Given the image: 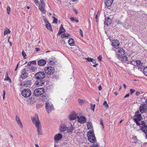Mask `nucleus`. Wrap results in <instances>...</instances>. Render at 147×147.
<instances>
[{
	"label": "nucleus",
	"instance_id": "obj_1",
	"mask_svg": "<svg viewBox=\"0 0 147 147\" xmlns=\"http://www.w3.org/2000/svg\"><path fill=\"white\" fill-rule=\"evenodd\" d=\"M135 116V118L133 119L134 121L137 125L140 127V125L143 124L144 122L143 121H141L142 118L141 114L136 113Z\"/></svg>",
	"mask_w": 147,
	"mask_h": 147
},
{
	"label": "nucleus",
	"instance_id": "obj_2",
	"mask_svg": "<svg viewBox=\"0 0 147 147\" xmlns=\"http://www.w3.org/2000/svg\"><path fill=\"white\" fill-rule=\"evenodd\" d=\"M127 63L131 64L134 66H137L140 70H141L143 68V64L140 61H134L132 59H130L128 62H127Z\"/></svg>",
	"mask_w": 147,
	"mask_h": 147
},
{
	"label": "nucleus",
	"instance_id": "obj_3",
	"mask_svg": "<svg viewBox=\"0 0 147 147\" xmlns=\"http://www.w3.org/2000/svg\"><path fill=\"white\" fill-rule=\"evenodd\" d=\"M55 69L54 67L48 66L44 68V71L45 73L48 75H52L55 72Z\"/></svg>",
	"mask_w": 147,
	"mask_h": 147
},
{
	"label": "nucleus",
	"instance_id": "obj_4",
	"mask_svg": "<svg viewBox=\"0 0 147 147\" xmlns=\"http://www.w3.org/2000/svg\"><path fill=\"white\" fill-rule=\"evenodd\" d=\"M113 50H115L116 53L117 57L118 58H119L121 57L122 55H123L125 53V51L122 48H120L114 50L113 49Z\"/></svg>",
	"mask_w": 147,
	"mask_h": 147
},
{
	"label": "nucleus",
	"instance_id": "obj_5",
	"mask_svg": "<svg viewBox=\"0 0 147 147\" xmlns=\"http://www.w3.org/2000/svg\"><path fill=\"white\" fill-rule=\"evenodd\" d=\"M44 92V89L43 88H40L34 90L33 94L35 96H38L43 94Z\"/></svg>",
	"mask_w": 147,
	"mask_h": 147
},
{
	"label": "nucleus",
	"instance_id": "obj_6",
	"mask_svg": "<svg viewBox=\"0 0 147 147\" xmlns=\"http://www.w3.org/2000/svg\"><path fill=\"white\" fill-rule=\"evenodd\" d=\"M31 91L29 89H24L22 92V96L25 98L30 96L31 94Z\"/></svg>",
	"mask_w": 147,
	"mask_h": 147
},
{
	"label": "nucleus",
	"instance_id": "obj_7",
	"mask_svg": "<svg viewBox=\"0 0 147 147\" xmlns=\"http://www.w3.org/2000/svg\"><path fill=\"white\" fill-rule=\"evenodd\" d=\"M45 105V108L48 113H50L52 111L54 110L53 105L51 104L49 102H46Z\"/></svg>",
	"mask_w": 147,
	"mask_h": 147
},
{
	"label": "nucleus",
	"instance_id": "obj_8",
	"mask_svg": "<svg viewBox=\"0 0 147 147\" xmlns=\"http://www.w3.org/2000/svg\"><path fill=\"white\" fill-rule=\"evenodd\" d=\"M45 76V73L43 71H39L35 75V77L37 79H43Z\"/></svg>",
	"mask_w": 147,
	"mask_h": 147
},
{
	"label": "nucleus",
	"instance_id": "obj_9",
	"mask_svg": "<svg viewBox=\"0 0 147 147\" xmlns=\"http://www.w3.org/2000/svg\"><path fill=\"white\" fill-rule=\"evenodd\" d=\"M31 120L35 126L40 124L38 115H36L34 117H32Z\"/></svg>",
	"mask_w": 147,
	"mask_h": 147
},
{
	"label": "nucleus",
	"instance_id": "obj_10",
	"mask_svg": "<svg viewBox=\"0 0 147 147\" xmlns=\"http://www.w3.org/2000/svg\"><path fill=\"white\" fill-rule=\"evenodd\" d=\"M139 110L142 113H146L147 110V106L145 103L141 104L139 107Z\"/></svg>",
	"mask_w": 147,
	"mask_h": 147
},
{
	"label": "nucleus",
	"instance_id": "obj_11",
	"mask_svg": "<svg viewBox=\"0 0 147 147\" xmlns=\"http://www.w3.org/2000/svg\"><path fill=\"white\" fill-rule=\"evenodd\" d=\"M28 75L27 71L25 69H22L21 70V75L20 78L22 79H24L28 77Z\"/></svg>",
	"mask_w": 147,
	"mask_h": 147
},
{
	"label": "nucleus",
	"instance_id": "obj_12",
	"mask_svg": "<svg viewBox=\"0 0 147 147\" xmlns=\"http://www.w3.org/2000/svg\"><path fill=\"white\" fill-rule=\"evenodd\" d=\"M89 141L92 143H94L96 141L94 135H89L88 137Z\"/></svg>",
	"mask_w": 147,
	"mask_h": 147
},
{
	"label": "nucleus",
	"instance_id": "obj_13",
	"mask_svg": "<svg viewBox=\"0 0 147 147\" xmlns=\"http://www.w3.org/2000/svg\"><path fill=\"white\" fill-rule=\"evenodd\" d=\"M35 83L36 86H42L45 83V81L43 79H38Z\"/></svg>",
	"mask_w": 147,
	"mask_h": 147
},
{
	"label": "nucleus",
	"instance_id": "obj_14",
	"mask_svg": "<svg viewBox=\"0 0 147 147\" xmlns=\"http://www.w3.org/2000/svg\"><path fill=\"white\" fill-rule=\"evenodd\" d=\"M112 44V46L116 49L119 48V47L120 44L118 40H113Z\"/></svg>",
	"mask_w": 147,
	"mask_h": 147
},
{
	"label": "nucleus",
	"instance_id": "obj_15",
	"mask_svg": "<svg viewBox=\"0 0 147 147\" xmlns=\"http://www.w3.org/2000/svg\"><path fill=\"white\" fill-rule=\"evenodd\" d=\"M32 82L31 80H27L24 81L23 86L25 87H30L32 85Z\"/></svg>",
	"mask_w": 147,
	"mask_h": 147
},
{
	"label": "nucleus",
	"instance_id": "obj_16",
	"mask_svg": "<svg viewBox=\"0 0 147 147\" xmlns=\"http://www.w3.org/2000/svg\"><path fill=\"white\" fill-rule=\"evenodd\" d=\"M140 127H141V128L140 129V130H141L144 133L147 134V125L145 124L144 123Z\"/></svg>",
	"mask_w": 147,
	"mask_h": 147
},
{
	"label": "nucleus",
	"instance_id": "obj_17",
	"mask_svg": "<svg viewBox=\"0 0 147 147\" xmlns=\"http://www.w3.org/2000/svg\"><path fill=\"white\" fill-rule=\"evenodd\" d=\"M111 19L109 17H108L105 19V21L104 22L105 25L107 26V27H108L111 24Z\"/></svg>",
	"mask_w": 147,
	"mask_h": 147
},
{
	"label": "nucleus",
	"instance_id": "obj_18",
	"mask_svg": "<svg viewBox=\"0 0 147 147\" xmlns=\"http://www.w3.org/2000/svg\"><path fill=\"white\" fill-rule=\"evenodd\" d=\"M86 119L85 117L81 116L79 118L78 117V121L81 123H83L86 121Z\"/></svg>",
	"mask_w": 147,
	"mask_h": 147
},
{
	"label": "nucleus",
	"instance_id": "obj_19",
	"mask_svg": "<svg viewBox=\"0 0 147 147\" xmlns=\"http://www.w3.org/2000/svg\"><path fill=\"white\" fill-rule=\"evenodd\" d=\"M62 137V135L60 133H59L55 135L54 137V139L55 141L59 140H60Z\"/></svg>",
	"mask_w": 147,
	"mask_h": 147
},
{
	"label": "nucleus",
	"instance_id": "obj_20",
	"mask_svg": "<svg viewBox=\"0 0 147 147\" xmlns=\"http://www.w3.org/2000/svg\"><path fill=\"white\" fill-rule=\"evenodd\" d=\"M77 117H78L76 113H74L69 115V118L71 120H74L76 119Z\"/></svg>",
	"mask_w": 147,
	"mask_h": 147
},
{
	"label": "nucleus",
	"instance_id": "obj_21",
	"mask_svg": "<svg viewBox=\"0 0 147 147\" xmlns=\"http://www.w3.org/2000/svg\"><path fill=\"white\" fill-rule=\"evenodd\" d=\"M37 128V131L38 135H42V128L40 124L35 126Z\"/></svg>",
	"mask_w": 147,
	"mask_h": 147
},
{
	"label": "nucleus",
	"instance_id": "obj_22",
	"mask_svg": "<svg viewBox=\"0 0 147 147\" xmlns=\"http://www.w3.org/2000/svg\"><path fill=\"white\" fill-rule=\"evenodd\" d=\"M113 2V0H105V3L106 5L109 7L112 4Z\"/></svg>",
	"mask_w": 147,
	"mask_h": 147
},
{
	"label": "nucleus",
	"instance_id": "obj_23",
	"mask_svg": "<svg viewBox=\"0 0 147 147\" xmlns=\"http://www.w3.org/2000/svg\"><path fill=\"white\" fill-rule=\"evenodd\" d=\"M46 63V61L45 60L42 59L38 61L37 64L40 66H44Z\"/></svg>",
	"mask_w": 147,
	"mask_h": 147
},
{
	"label": "nucleus",
	"instance_id": "obj_24",
	"mask_svg": "<svg viewBox=\"0 0 147 147\" xmlns=\"http://www.w3.org/2000/svg\"><path fill=\"white\" fill-rule=\"evenodd\" d=\"M119 58L120 59H121V61L126 62V63L128 62L129 61L130 59H128L127 57L125 56L124 54L123 55H122L121 57H120Z\"/></svg>",
	"mask_w": 147,
	"mask_h": 147
},
{
	"label": "nucleus",
	"instance_id": "obj_25",
	"mask_svg": "<svg viewBox=\"0 0 147 147\" xmlns=\"http://www.w3.org/2000/svg\"><path fill=\"white\" fill-rule=\"evenodd\" d=\"M59 130L60 132H63L65 130L66 131V126L63 124H61L59 127Z\"/></svg>",
	"mask_w": 147,
	"mask_h": 147
},
{
	"label": "nucleus",
	"instance_id": "obj_26",
	"mask_svg": "<svg viewBox=\"0 0 147 147\" xmlns=\"http://www.w3.org/2000/svg\"><path fill=\"white\" fill-rule=\"evenodd\" d=\"M74 129V127L70 124V125L66 127V131L68 133H71Z\"/></svg>",
	"mask_w": 147,
	"mask_h": 147
},
{
	"label": "nucleus",
	"instance_id": "obj_27",
	"mask_svg": "<svg viewBox=\"0 0 147 147\" xmlns=\"http://www.w3.org/2000/svg\"><path fill=\"white\" fill-rule=\"evenodd\" d=\"M16 121L17 122L18 124L20 125V127L21 128H22L23 126L22 124V123L19 117H18L17 115L16 116Z\"/></svg>",
	"mask_w": 147,
	"mask_h": 147
},
{
	"label": "nucleus",
	"instance_id": "obj_28",
	"mask_svg": "<svg viewBox=\"0 0 147 147\" xmlns=\"http://www.w3.org/2000/svg\"><path fill=\"white\" fill-rule=\"evenodd\" d=\"M45 6H39V9L41 12L43 14L46 13V10L45 9Z\"/></svg>",
	"mask_w": 147,
	"mask_h": 147
},
{
	"label": "nucleus",
	"instance_id": "obj_29",
	"mask_svg": "<svg viewBox=\"0 0 147 147\" xmlns=\"http://www.w3.org/2000/svg\"><path fill=\"white\" fill-rule=\"evenodd\" d=\"M68 42L70 46H72L74 45V40L72 38H71L69 39Z\"/></svg>",
	"mask_w": 147,
	"mask_h": 147
},
{
	"label": "nucleus",
	"instance_id": "obj_30",
	"mask_svg": "<svg viewBox=\"0 0 147 147\" xmlns=\"http://www.w3.org/2000/svg\"><path fill=\"white\" fill-rule=\"evenodd\" d=\"M4 80H9V82H11V81L10 78L8 76V73L6 71V72L5 78Z\"/></svg>",
	"mask_w": 147,
	"mask_h": 147
},
{
	"label": "nucleus",
	"instance_id": "obj_31",
	"mask_svg": "<svg viewBox=\"0 0 147 147\" xmlns=\"http://www.w3.org/2000/svg\"><path fill=\"white\" fill-rule=\"evenodd\" d=\"M46 27L48 30H50L51 31H53L51 26L49 22L47 23V24H46Z\"/></svg>",
	"mask_w": 147,
	"mask_h": 147
},
{
	"label": "nucleus",
	"instance_id": "obj_32",
	"mask_svg": "<svg viewBox=\"0 0 147 147\" xmlns=\"http://www.w3.org/2000/svg\"><path fill=\"white\" fill-rule=\"evenodd\" d=\"M48 98L47 96L44 95H42L41 97V98L40 99H42L43 101H46V100H48Z\"/></svg>",
	"mask_w": 147,
	"mask_h": 147
},
{
	"label": "nucleus",
	"instance_id": "obj_33",
	"mask_svg": "<svg viewBox=\"0 0 147 147\" xmlns=\"http://www.w3.org/2000/svg\"><path fill=\"white\" fill-rule=\"evenodd\" d=\"M29 69L30 71L32 72H33L36 69V68L35 67L32 66H30Z\"/></svg>",
	"mask_w": 147,
	"mask_h": 147
},
{
	"label": "nucleus",
	"instance_id": "obj_34",
	"mask_svg": "<svg viewBox=\"0 0 147 147\" xmlns=\"http://www.w3.org/2000/svg\"><path fill=\"white\" fill-rule=\"evenodd\" d=\"M87 126L88 129H91L92 127L91 123L90 122H87Z\"/></svg>",
	"mask_w": 147,
	"mask_h": 147
},
{
	"label": "nucleus",
	"instance_id": "obj_35",
	"mask_svg": "<svg viewBox=\"0 0 147 147\" xmlns=\"http://www.w3.org/2000/svg\"><path fill=\"white\" fill-rule=\"evenodd\" d=\"M70 35V34L68 33H64L63 35H61V37L62 38L67 37L69 36Z\"/></svg>",
	"mask_w": 147,
	"mask_h": 147
},
{
	"label": "nucleus",
	"instance_id": "obj_36",
	"mask_svg": "<svg viewBox=\"0 0 147 147\" xmlns=\"http://www.w3.org/2000/svg\"><path fill=\"white\" fill-rule=\"evenodd\" d=\"M78 101L80 105H82L85 102V100L80 99H78Z\"/></svg>",
	"mask_w": 147,
	"mask_h": 147
},
{
	"label": "nucleus",
	"instance_id": "obj_37",
	"mask_svg": "<svg viewBox=\"0 0 147 147\" xmlns=\"http://www.w3.org/2000/svg\"><path fill=\"white\" fill-rule=\"evenodd\" d=\"M40 4H39V6H45V3L44 0H40Z\"/></svg>",
	"mask_w": 147,
	"mask_h": 147
},
{
	"label": "nucleus",
	"instance_id": "obj_38",
	"mask_svg": "<svg viewBox=\"0 0 147 147\" xmlns=\"http://www.w3.org/2000/svg\"><path fill=\"white\" fill-rule=\"evenodd\" d=\"M144 74L146 76H147V67H145L143 71Z\"/></svg>",
	"mask_w": 147,
	"mask_h": 147
},
{
	"label": "nucleus",
	"instance_id": "obj_39",
	"mask_svg": "<svg viewBox=\"0 0 147 147\" xmlns=\"http://www.w3.org/2000/svg\"><path fill=\"white\" fill-rule=\"evenodd\" d=\"M59 29L61 31V32H65V29H64L63 28V26L62 25H61V26H60V27L59 28Z\"/></svg>",
	"mask_w": 147,
	"mask_h": 147
},
{
	"label": "nucleus",
	"instance_id": "obj_40",
	"mask_svg": "<svg viewBox=\"0 0 147 147\" xmlns=\"http://www.w3.org/2000/svg\"><path fill=\"white\" fill-rule=\"evenodd\" d=\"M10 31L9 29L5 30L4 32V35H7L8 33H10Z\"/></svg>",
	"mask_w": 147,
	"mask_h": 147
},
{
	"label": "nucleus",
	"instance_id": "obj_41",
	"mask_svg": "<svg viewBox=\"0 0 147 147\" xmlns=\"http://www.w3.org/2000/svg\"><path fill=\"white\" fill-rule=\"evenodd\" d=\"M42 18L43 20L44 21L45 23H49L48 21L47 20V19L46 17L45 16H43L42 17Z\"/></svg>",
	"mask_w": 147,
	"mask_h": 147
},
{
	"label": "nucleus",
	"instance_id": "obj_42",
	"mask_svg": "<svg viewBox=\"0 0 147 147\" xmlns=\"http://www.w3.org/2000/svg\"><path fill=\"white\" fill-rule=\"evenodd\" d=\"M53 23L57 24V23L58 20L55 17H53Z\"/></svg>",
	"mask_w": 147,
	"mask_h": 147
},
{
	"label": "nucleus",
	"instance_id": "obj_43",
	"mask_svg": "<svg viewBox=\"0 0 147 147\" xmlns=\"http://www.w3.org/2000/svg\"><path fill=\"white\" fill-rule=\"evenodd\" d=\"M10 7L9 6H8L7 8V12L8 14H9L10 11Z\"/></svg>",
	"mask_w": 147,
	"mask_h": 147
},
{
	"label": "nucleus",
	"instance_id": "obj_44",
	"mask_svg": "<svg viewBox=\"0 0 147 147\" xmlns=\"http://www.w3.org/2000/svg\"><path fill=\"white\" fill-rule=\"evenodd\" d=\"M95 107V105L94 104L93 105H91V107L90 108L91 109V110H92L93 111H94V108Z\"/></svg>",
	"mask_w": 147,
	"mask_h": 147
},
{
	"label": "nucleus",
	"instance_id": "obj_45",
	"mask_svg": "<svg viewBox=\"0 0 147 147\" xmlns=\"http://www.w3.org/2000/svg\"><path fill=\"white\" fill-rule=\"evenodd\" d=\"M22 55L24 59L26 58L25 57L26 56V55L24 51H23L22 52Z\"/></svg>",
	"mask_w": 147,
	"mask_h": 147
},
{
	"label": "nucleus",
	"instance_id": "obj_46",
	"mask_svg": "<svg viewBox=\"0 0 147 147\" xmlns=\"http://www.w3.org/2000/svg\"><path fill=\"white\" fill-rule=\"evenodd\" d=\"M70 20L71 21H75L77 22H79V20L77 19H75L74 18L72 17L70 18Z\"/></svg>",
	"mask_w": 147,
	"mask_h": 147
},
{
	"label": "nucleus",
	"instance_id": "obj_47",
	"mask_svg": "<svg viewBox=\"0 0 147 147\" xmlns=\"http://www.w3.org/2000/svg\"><path fill=\"white\" fill-rule=\"evenodd\" d=\"M103 105L107 108H108L109 107V106L107 104V103L106 101H105L104 102L103 104Z\"/></svg>",
	"mask_w": 147,
	"mask_h": 147
},
{
	"label": "nucleus",
	"instance_id": "obj_48",
	"mask_svg": "<svg viewBox=\"0 0 147 147\" xmlns=\"http://www.w3.org/2000/svg\"><path fill=\"white\" fill-rule=\"evenodd\" d=\"M99 146L97 144H93L91 146V147H99Z\"/></svg>",
	"mask_w": 147,
	"mask_h": 147
},
{
	"label": "nucleus",
	"instance_id": "obj_49",
	"mask_svg": "<svg viewBox=\"0 0 147 147\" xmlns=\"http://www.w3.org/2000/svg\"><path fill=\"white\" fill-rule=\"evenodd\" d=\"M85 59H86L89 62H91L93 59L91 58L88 57L86 58Z\"/></svg>",
	"mask_w": 147,
	"mask_h": 147
},
{
	"label": "nucleus",
	"instance_id": "obj_50",
	"mask_svg": "<svg viewBox=\"0 0 147 147\" xmlns=\"http://www.w3.org/2000/svg\"><path fill=\"white\" fill-rule=\"evenodd\" d=\"M79 30H80V34L81 36L82 37H83V32H82V30H81V29H79Z\"/></svg>",
	"mask_w": 147,
	"mask_h": 147
},
{
	"label": "nucleus",
	"instance_id": "obj_51",
	"mask_svg": "<svg viewBox=\"0 0 147 147\" xmlns=\"http://www.w3.org/2000/svg\"><path fill=\"white\" fill-rule=\"evenodd\" d=\"M135 91V90L133 89H130V92L131 94H133Z\"/></svg>",
	"mask_w": 147,
	"mask_h": 147
},
{
	"label": "nucleus",
	"instance_id": "obj_52",
	"mask_svg": "<svg viewBox=\"0 0 147 147\" xmlns=\"http://www.w3.org/2000/svg\"><path fill=\"white\" fill-rule=\"evenodd\" d=\"M132 139L134 141H137V137L136 136H134L132 137Z\"/></svg>",
	"mask_w": 147,
	"mask_h": 147
},
{
	"label": "nucleus",
	"instance_id": "obj_53",
	"mask_svg": "<svg viewBox=\"0 0 147 147\" xmlns=\"http://www.w3.org/2000/svg\"><path fill=\"white\" fill-rule=\"evenodd\" d=\"M91 62H92L94 64L96 63V61L95 59H92Z\"/></svg>",
	"mask_w": 147,
	"mask_h": 147
},
{
	"label": "nucleus",
	"instance_id": "obj_54",
	"mask_svg": "<svg viewBox=\"0 0 147 147\" xmlns=\"http://www.w3.org/2000/svg\"><path fill=\"white\" fill-rule=\"evenodd\" d=\"M30 63L31 64H36V62L35 61H30Z\"/></svg>",
	"mask_w": 147,
	"mask_h": 147
},
{
	"label": "nucleus",
	"instance_id": "obj_55",
	"mask_svg": "<svg viewBox=\"0 0 147 147\" xmlns=\"http://www.w3.org/2000/svg\"><path fill=\"white\" fill-rule=\"evenodd\" d=\"M89 134H90V135H94V134H93V131H89L88 132Z\"/></svg>",
	"mask_w": 147,
	"mask_h": 147
},
{
	"label": "nucleus",
	"instance_id": "obj_56",
	"mask_svg": "<svg viewBox=\"0 0 147 147\" xmlns=\"http://www.w3.org/2000/svg\"><path fill=\"white\" fill-rule=\"evenodd\" d=\"M100 124L104 128V127L103 121L101 120L100 121Z\"/></svg>",
	"mask_w": 147,
	"mask_h": 147
},
{
	"label": "nucleus",
	"instance_id": "obj_57",
	"mask_svg": "<svg viewBox=\"0 0 147 147\" xmlns=\"http://www.w3.org/2000/svg\"><path fill=\"white\" fill-rule=\"evenodd\" d=\"M98 59L100 61L102 59V57L100 55L98 57Z\"/></svg>",
	"mask_w": 147,
	"mask_h": 147
},
{
	"label": "nucleus",
	"instance_id": "obj_58",
	"mask_svg": "<svg viewBox=\"0 0 147 147\" xmlns=\"http://www.w3.org/2000/svg\"><path fill=\"white\" fill-rule=\"evenodd\" d=\"M34 2L35 3L36 5H37L39 3V1L38 0H34Z\"/></svg>",
	"mask_w": 147,
	"mask_h": 147
},
{
	"label": "nucleus",
	"instance_id": "obj_59",
	"mask_svg": "<svg viewBox=\"0 0 147 147\" xmlns=\"http://www.w3.org/2000/svg\"><path fill=\"white\" fill-rule=\"evenodd\" d=\"M140 94V93L138 91H137L136 92V96H138Z\"/></svg>",
	"mask_w": 147,
	"mask_h": 147
},
{
	"label": "nucleus",
	"instance_id": "obj_60",
	"mask_svg": "<svg viewBox=\"0 0 147 147\" xmlns=\"http://www.w3.org/2000/svg\"><path fill=\"white\" fill-rule=\"evenodd\" d=\"M50 64H51L52 65H54L55 64V62L54 61H53L51 63H49Z\"/></svg>",
	"mask_w": 147,
	"mask_h": 147
},
{
	"label": "nucleus",
	"instance_id": "obj_61",
	"mask_svg": "<svg viewBox=\"0 0 147 147\" xmlns=\"http://www.w3.org/2000/svg\"><path fill=\"white\" fill-rule=\"evenodd\" d=\"M117 24H122V23H121V22L119 20H118L117 22Z\"/></svg>",
	"mask_w": 147,
	"mask_h": 147
},
{
	"label": "nucleus",
	"instance_id": "obj_62",
	"mask_svg": "<svg viewBox=\"0 0 147 147\" xmlns=\"http://www.w3.org/2000/svg\"><path fill=\"white\" fill-rule=\"evenodd\" d=\"M129 93L127 94L124 97V98H127L129 96Z\"/></svg>",
	"mask_w": 147,
	"mask_h": 147
},
{
	"label": "nucleus",
	"instance_id": "obj_63",
	"mask_svg": "<svg viewBox=\"0 0 147 147\" xmlns=\"http://www.w3.org/2000/svg\"><path fill=\"white\" fill-rule=\"evenodd\" d=\"M137 142V141H133L132 142V143L133 145H134L135 144H136Z\"/></svg>",
	"mask_w": 147,
	"mask_h": 147
},
{
	"label": "nucleus",
	"instance_id": "obj_64",
	"mask_svg": "<svg viewBox=\"0 0 147 147\" xmlns=\"http://www.w3.org/2000/svg\"><path fill=\"white\" fill-rule=\"evenodd\" d=\"M35 50L36 51H38L40 50V49L38 48H36Z\"/></svg>",
	"mask_w": 147,
	"mask_h": 147
}]
</instances>
